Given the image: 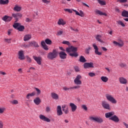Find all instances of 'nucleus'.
I'll list each match as a JSON object with an SVG mask.
<instances>
[{"label":"nucleus","mask_w":128,"mask_h":128,"mask_svg":"<svg viewBox=\"0 0 128 128\" xmlns=\"http://www.w3.org/2000/svg\"><path fill=\"white\" fill-rule=\"evenodd\" d=\"M62 34H64V32L62 30H59L58 32V36H62Z\"/></svg>","instance_id":"nucleus-56"},{"label":"nucleus","mask_w":128,"mask_h":128,"mask_svg":"<svg viewBox=\"0 0 128 128\" xmlns=\"http://www.w3.org/2000/svg\"><path fill=\"white\" fill-rule=\"evenodd\" d=\"M66 52H78V48L76 47H74V46H70V47L66 48Z\"/></svg>","instance_id":"nucleus-5"},{"label":"nucleus","mask_w":128,"mask_h":128,"mask_svg":"<svg viewBox=\"0 0 128 128\" xmlns=\"http://www.w3.org/2000/svg\"><path fill=\"white\" fill-rule=\"evenodd\" d=\"M11 102L12 104H18V102L16 100H13Z\"/></svg>","instance_id":"nucleus-52"},{"label":"nucleus","mask_w":128,"mask_h":128,"mask_svg":"<svg viewBox=\"0 0 128 128\" xmlns=\"http://www.w3.org/2000/svg\"><path fill=\"white\" fill-rule=\"evenodd\" d=\"M58 52L56 49H54L52 52H49L47 54V58L50 60H56V58H58Z\"/></svg>","instance_id":"nucleus-1"},{"label":"nucleus","mask_w":128,"mask_h":128,"mask_svg":"<svg viewBox=\"0 0 128 128\" xmlns=\"http://www.w3.org/2000/svg\"><path fill=\"white\" fill-rule=\"evenodd\" d=\"M102 48L104 52H106V50H108V49H106V47H102Z\"/></svg>","instance_id":"nucleus-63"},{"label":"nucleus","mask_w":128,"mask_h":128,"mask_svg":"<svg viewBox=\"0 0 128 128\" xmlns=\"http://www.w3.org/2000/svg\"><path fill=\"white\" fill-rule=\"evenodd\" d=\"M80 88V86H72L71 87V90H74V88L75 90H76V88Z\"/></svg>","instance_id":"nucleus-46"},{"label":"nucleus","mask_w":128,"mask_h":128,"mask_svg":"<svg viewBox=\"0 0 128 128\" xmlns=\"http://www.w3.org/2000/svg\"><path fill=\"white\" fill-rule=\"evenodd\" d=\"M17 30H18L19 32H22L24 30V26L20 25L19 27L18 28Z\"/></svg>","instance_id":"nucleus-37"},{"label":"nucleus","mask_w":128,"mask_h":128,"mask_svg":"<svg viewBox=\"0 0 128 128\" xmlns=\"http://www.w3.org/2000/svg\"><path fill=\"white\" fill-rule=\"evenodd\" d=\"M66 53L64 52H59V56L62 60H65V58H66Z\"/></svg>","instance_id":"nucleus-13"},{"label":"nucleus","mask_w":128,"mask_h":128,"mask_svg":"<svg viewBox=\"0 0 128 128\" xmlns=\"http://www.w3.org/2000/svg\"><path fill=\"white\" fill-rule=\"evenodd\" d=\"M88 76H91L92 78V76H96V74L94 73V72H89L88 73Z\"/></svg>","instance_id":"nucleus-50"},{"label":"nucleus","mask_w":128,"mask_h":128,"mask_svg":"<svg viewBox=\"0 0 128 128\" xmlns=\"http://www.w3.org/2000/svg\"><path fill=\"white\" fill-rule=\"evenodd\" d=\"M46 110L47 112H50V107H46Z\"/></svg>","instance_id":"nucleus-60"},{"label":"nucleus","mask_w":128,"mask_h":128,"mask_svg":"<svg viewBox=\"0 0 128 128\" xmlns=\"http://www.w3.org/2000/svg\"><path fill=\"white\" fill-rule=\"evenodd\" d=\"M12 16L15 18H22V14L20 13L13 14H12Z\"/></svg>","instance_id":"nucleus-26"},{"label":"nucleus","mask_w":128,"mask_h":128,"mask_svg":"<svg viewBox=\"0 0 128 128\" xmlns=\"http://www.w3.org/2000/svg\"><path fill=\"white\" fill-rule=\"evenodd\" d=\"M18 56L19 60H24V52L22 50L18 52Z\"/></svg>","instance_id":"nucleus-17"},{"label":"nucleus","mask_w":128,"mask_h":128,"mask_svg":"<svg viewBox=\"0 0 128 128\" xmlns=\"http://www.w3.org/2000/svg\"><path fill=\"white\" fill-rule=\"evenodd\" d=\"M36 92H37V94L38 96L40 94L41 91L38 88H34Z\"/></svg>","instance_id":"nucleus-44"},{"label":"nucleus","mask_w":128,"mask_h":128,"mask_svg":"<svg viewBox=\"0 0 128 128\" xmlns=\"http://www.w3.org/2000/svg\"><path fill=\"white\" fill-rule=\"evenodd\" d=\"M4 40L6 42H8V44H10V42H10L12 40V38H5Z\"/></svg>","instance_id":"nucleus-48"},{"label":"nucleus","mask_w":128,"mask_h":128,"mask_svg":"<svg viewBox=\"0 0 128 128\" xmlns=\"http://www.w3.org/2000/svg\"><path fill=\"white\" fill-rule=\"evenodd\" d=\"M34 102L36 104L37 106H38L42 101L40 100V98L38 97H36L34 100Z\"/></svg>","instance_id":"nucleus-24"},{"label":"nucleus","mask_w":128,"mask_h":128,"mask_svg":"<svg viewBox=\"0 0 128 128\" xmlns=\"http://www.w3.org/2000/svg\"><path fill=\"white\" fill-rule=\"evenodd\" d=\"M36 92H33L32 93H29L26 95V98H28V100H30V98H32V96H36Z\"/></svg>","instance_id":"nucleus-25"},{"label":"nucleus","mask_w":128,"mask_h":128,"mask_svg":"<svg viewBox=\"0 0 128 128\" xmlns=\"http://www.w3.org/2000/svg\"><path fill=\"white\" fill-rule=\"evenodd\" d=\"M62 112H64V113L66 114H68L69 112V110H68V107H66V104H63L62 106Z\"/></svg>","instance_id":"nucleus-12"},{"label":"nucleus","mask_w":128,"mask_h":128,"mask_svg":"<svg viewBox=\"0 0 128 128\" xmlns=\"http://www.w3.org/2000/svg\"><path fill=\"white\" fill-rule=\"evenodd\" d=\"M118 80L121 84H128V80L122 76L120 77Z\"/></svg>","instance_id":"nucleus-8"},{"label":"nucleus","mask_w":128,"mask_h":128,"mask_svg":"<svg viewBox=\"0 0 128 128\" xmlns=\"http://www.w3.org/2000/svg\"><path fill=\"white\" fill-rule=\"evenodd\" d=\"M12 20V17L8 16L6 22H10V20Z\"/></svg>","instance_id":"nucleus-58"},{"label":"nucleus","mask_w":128,"mask_h":128,"mask_svg":"<svg viewBox=\"0 0 128 128\" xmlns=\"http://www.w3.org/2000/svg\"><path fill=\"white\" fill-rule=\"evenodd\" d=\"M113 44H114L116 46H118L120 48H122L124 46V42L122 40H120V42H117L116 41L113 42Z\"/></svg>","instance_id":"nucleus-18"},{"label":"nucleus","mask_w":128,"mask_h":128,"mask_svg":"<svg viewBox=\"0 0 128 128\" xmlns=\"http://www.w3.org/2000/svg\"><path fill=\"white\" fill-rule=\"evenodd\" d=\"M116 22L118 24L122 26H123V27L126 26V25L124 24V22H122L120 20L117 21Z\"/></svg>","instance_id":"nucleus-39"},{"label":"nucleus","mask_w":128,"mask_h":128,"mask_svg":"<svg viewBox=\"0 0 128 128\" xmlns=\"http://www.w3.org/2000/svg\"><path fill=\"white\" fill-rule=\"evenodd\" d=\"M42 2H44V4H46L50 2L48 0H42Z\"/></svg>","instance_id":"nucleus-53"},{"label":"nucleus","mask_w":128,"mask_h":128,"mask_svg":"<svg viewBox=\"0 0 128 128\" xmlns=\"http://www.w3.org/2000/svg\"><path fill=\"white\" fill-rule=\"evenodd\" d=\"M8 16H4L2 18V20H4V22H7Z\"/></svg>","instance_id":"nucleus-51"},{"label":"nucleus","mask_w":128,"mask_h":128,"mask_svg":"<svg viewBox=\"0 0 128 128\" xmlns=\"http://www.w3.org/2000/svg\"><path fill=\"white\" fill-rule=\"evenodd\" d=\"M62 88L64 90H65L66 92V90H72V87H68L66 86H65L63 87Z\"/></svg>","instance_id":"nucleus-42"},{"label":"nucleus","mask_w":128,"mask_h":128,"mask_svg":"<svg viewBox=\"0 0 128 128\" xmlns=\"http://www.w3.org/2000/svg\"><path fill=\"white\" fill-rule=\"evenodd\" d=\"M62 44H66L67 46H70V42L68 41H63L62 42Z\"/></svg>","instance_id":"nucleus-43"},{"label":"nucleus","mask_w":128,"mask_h":128,"mask_svg":"<svg viewBox=\"0 0 128 128\" xmlns=\"http://www.w3.org/2000/svg\"><path fill=\"white\" fill-rule=\"evenodd\" d=\"M69 56H74V58H77V56H78V54L76 53V52H73V53H70Z\"/></svg>","instance_id":"nucleus-34"},{"label":"nucleus","mask_w":128,"mask_h":128,"mask_svg":"<svg viewBox=\"0 0 128 128\" xmlns=\"http://www.w3.org/2000/svg\"><path fill=\"white\" fill-rule=\"evenodd\" d=\"M39 118H40V120H43L44 122H50V120L42 114H40L39 116Z\"/></svg>","instance_id":"nucleus-10"},{"label":"nucleus","mask_w":128,"mask_h":128,"mask_svg":"<svg viewBox=\"0 0 128 128\" xmlns=\"http://www.w3.org/2000/svg\"><path fill=\"white\" fill-rule=\"evenodd\" d=\"M20 26V23H14L13 25V27L14 28H18V26Z\"/></svg>","instance_id":"nucleus-40"},{"label":"nucleus","mask_w":128,"mask_h":128,"mask_svg":"<svg viewBox=\"0 0 128 128\" xmlns=\"http://www.w3.org/2000/svg\"><path fill=\"white\" fill-rule=\"evenodd\" d=\"M123 124H124V126H125L126 128H128V124H126L124 122H123Z\"/></svg>","instance_id":"nucleus-64"},{"label":"nucleus","mask_w":128,"mask_h":128,"mask_svg":"<svg viewBox=\"0 0 128 128\" xmlns=\"http://www.w3.org/2000/svg\"><path fill=\"white\" fill-rule=\"evenodd\" d=\"M62 106H57V115L62 116Z\"/></svg>","instance_id":"nucleus-20"},{"label":"nucleus","mask_w":128,"mask_h":128,"mask_svg":"<svg viewBox=\"0 0 128 128\" xmlns=\"http://www.w3.org/2000/svg\"><path fill=\"white\" fill-rule=\"evenodd\" d=\"M66 24L64 21V20L62 19H60L58 20V24H59L60 26L62 25V26H64Z\"/></svg>","instance_id":"nucleus-30"},{"label":"nucleus","mask_w":128,"mask_h":128,"mask_svg":"<svg viewBox=\"0 0 128 128\" xmlns=\"http://www.w3.org/2000/svg\"><path fill=\"white\" fill-rule=\"evenodd\" d=\"M102 108H104V110H110L111 108L110 104L108 103L106 101H102Z\"/></svg>","instance_id":"nucleus-6"},{"label":"nucleus","mask_w":128,"mask_h":128,"mask_svg":"<svg viewBox=\"0 0 128 128\" xmlns=\"http://www.w3.org/2000/svg\"><path fill=\"white\" fill-rule=\"evenodd\" d=\"M92 46L94 48V53L96 54H97L98 56H102V52H98V46H96V44H92Z\"/></svg>","instance_id":"nucleus-9"},{"label":"nucleus","mask_w":128,"mask_h":128,"mask_svg":"<svg viewBox=\"0 0 128 128\" xmlns=\"http://www.w3.org/2000/svg\"><path fill=\"white\" fill-rule=\"evenodd\" d=\"M41 46H42L44 50H48V46L46 44L44 41L43 40L41 42Z\"/></svg>","instance_id":"nucleus-21"},{"label":"nucleus","mask_w":128,"mask_h":128,"mask_svg":"<svg viewBox=\"0 0 128 128\" xmlns=\"http://www.w3.org/2000/svg\"><path fill=\"white\" fill-rule=\"evenodd\" d=\"M64 10L65 12H70V14H72V10L70 9L66 8V9H64Z\"/></svg>","instance_id":"nucleus-45"},{"label":"nucleus","mask_w":128,"mask_h":128,"mask_svg":"<svg viewBox=\"0 0 128 128\" xmlns=\"http://www.w3.org/2000/svg\"><path fill=\"white\" fill-rule=\"evenodd\" d=\"M94 12L96 14H99V16H108L106 14L102 12V11L98 10H96Z\"/></svg>","instance_id":"nucleus-19"},{"label":"nucleus","mask_w":128,"mask_h":128,"mask_svg":"<svg viewBox=\"0 0 128 128\" xmlns=\"http://www.w3.org/2000/svg\"><path fill=\"white\" fill-rule=\"evenodd\" d=\"M74 70L77 72H80V68L78 66H76L74 67Z\"/></svg>","instance_id":"nucleus-57"},{"label":"nucleus","mask_w":128,"mask_h":128,"mask_svg":"<svg viewBox=\"0 0 128 128\" xmlns=\"http://www.w3.org/2000/svg\"><path fill=\"white\" fill-rule=\"evenodd\" d=\"M120 66L121 68H126V64L124 63H120Z\"/></svg>","instance_id":"nucleus-47"},{"label":"nucleus","mask_w":128,"mask_h":128,"mask_svg":"<svg viewBox=\"0 0 128 128\" xmlns=\"http://www.w3.org/2000/svg\"><path fill=\"white\" fill-rule=\"evenodd\" d=\"M82 108L83 110H88V107H86V106L85 104L82 105Z\"/></svg>","instance_id":"nucleus-54"},{"label":"nucleus","mask_w":128,"mask_h":128,"mask_svg":"<svg viewBox=\"0 0 128 128\" xmlns=\"http://www.w3.org/2000/svg\"><path fill=\"white\" fill-rule=\"evenodd\" d=\"M96 38L98 42H104V41L102 40V36L100 34H97L96 36Z\"/></svg>","instance_id":"nucleus-28"},{"label":"nucleus","mask_w":128,"mask_h":128,"mask_svg":"<svg viewBox=\"0 0 128 128\" xmlns=\"http://www.w3.org/2000/svg\"><path fill=\"white\" fill-rule=\"evenodd\" d=\"M72 10L73 12H76V16H80V12H78L74 10Z\"/></svg>","instance_id":"nucleus-61"},{"label":"nucleus","mask_w":128,"mask_h":128,"mask_svg":"<svg viewBox=\"0 0 128 128\" xmlns=\"http://www.w3.org/2000/svg\"><path fill=\"white\" fill-rule=\"evenodd\" d=\"M122 16L124 18H128V12L126 10H123L122 12Z\"/></svg>","instance_id":"nucleus-32"},{"label":"nucleus","mask_w":128,"mask_h":128,"mask_svg":"<svg viewBox=\"0 0 128 128\" xmlns=\"http://www.w3.org/2000/svg\"><path fill=\"white\" fill-rule=\"evenodd\" d=\"M89 118L90 120L92 122H96L98 124H102L104 122V118L102 117H94V116H90Z\"/></svg>","instance_id":"nucleus-2"},{"label":"nucleus","mask_w":128,"mask_h":128,"mask_svg":"<svg viewBox=\"0 0 128 128\" xmlns=\"http://www.w3.org/2000/svg\"><path fill=\"white\" fill-rule=\"evenodd\" d=\"M30 38H32L31 34H26L24 36V42H26L27 40H30Z\"/></svg>","instance_id":"nucleus-23"},{"label":"nucleus","mask_w":128,"mask_h":128,"mask_svg":"<svg viewBox=\"0 0 128 128\" xmlns=\"http://www.w3.org/2000/svg\"><path fill=\"white\" fill-rule=\"evenodd\" d=\"M91 48H92L90 47V46H88V48L86 49L85 52L87 54H90V50Z\"/></svg>","instance_id":"nucleus-41"},{"label":"nucleus","mask_w":128,"mask_h":128,"mask_svg":"<svg viewBox=\"0 0 128 128\" xmlns=\"http://www.w3.org/2000/svg\"><path fill=\"white\" fill-rule=\"evenodd\" d=\"M110 120L114 122H120V118H118V116L116 115H113L112 117L110 118Z\"/></svg>","instance_id":"nucleus-15"},{"label":"nucleus","mask_w":128,"mask_h":128,"mask_svg":"<svg viewBox=\"0 0 128 128\" xmlns=\"http://www.w3.org/2000/svg\"><path fill=\"white\" fill-rule=\"evenodd\" d=\"M8 4V0H0V4Z\"/></svg>","instance_id":"nucleus-35"},{"label":"nucleus","mask_w":128,"mask_h":128,"mask_svg":"<svg viewBox=\"0 0 128 128\" xmlns=\"http://www.w3.org/2000/svg\"><path fill=\"white\" fill-rule=\"evenodd\" d=\"M101 80L102 82H107L108 81V78L106 76H102L101 77Z\"/></svg>","instance_id":"nucleus-33"},{"label":"nucleus","mask_w":128,"mask_h":128,"mask_svg":"<svg viewBox=\"0 0 128 128\" xmlns=\"http://www.w3.org/2000/svg\"><path fill=\"white\" fill-rule=\"evenodd\" d=\"M118 2H126L128 0H118Z\"/></svg>","instance_id":"nucleus-62"},{"label":"nucleus","mask_w":128,"mask_h":128,"mask_svg":"<svg viewBox=\"0 0 128 128\" xmlns=\"http://www.w3.org/2000/svg\"><path fill=\"white\" fill-rule=\"evenodd\" d=\"M33 58L34 60L36 62L37 64H39V66H40V64H42V57L34 56Z\"/></svg>","instance_id":"nucleus-11"},{"label":"nucleus","mask_w":128,"mask_h":128,"mask_svg":"<svg viewBox=\"0 0 128 128\" xmlns=\"http://www.w3.org/2000/svg\"><path fill=\"white\" fill-rule=\"evenodd\" d=\"M106 100L109 102H110L112 104H116V100L112 95L106 94Z\"/></svg>","instance_id":"nucleus-4"},{"label":"nucleus","mask_w":128,"mask_h":128,"mask_svg":"<svg viewBox=\"0 0 128 128\" xmlns=\"http://www.w3.org/2000/svg\"><path fill=\"white\" fill-rule=\"evenodd\" d=\"M84 68H94V63L90 62H85L84 64Z\"/></svg>","instance_id":"nucleus-7"},{"label":"nucleus","mask_w":128,"mask_h":128,"mask_svg":"<svg viewBox=\"0 0 128 128\" xmlns=\"http://www.w3.org/2000/svg\"><path fill=\"white\" fill-rule=\"evenodd\" d=\"M80 16H82V18H83V16H84V12L80 10Z\"/></svg>","instance_id":"nucleus-55"},{"label":"nucleus","mask_w":128,"mask_h":128,"mask_svg":"<svg viewBox=\"0 0 128 128\" xmlns=\"http://www.w3.org/2000/svg\"><path fill=\"white\" fill-rule=\"evenodd\" d=\"M70 106L71 108L72 112H73L76 110V108H78L76 105L74 104V103H70Z\"/></svg>","instance_id":"nucleus-16"},{"label":"nucleus","mask_w":128,"mask_h":128,"mask_svg":"<svg viewBox=\"0 0 128 128\" xmlns=\"http://www.w3.org/2000/svg\"><path fill=\"white\" fill-rule=\"evenodd\" d=\"M45 42L46 44H48L49 46H50V44H52V42L50 40L47 38L45 40Z\"/></svg>","instance_id":"nucleus-36"},{"label":"nucleus","mask_w":128,"mask_h":128,"mask_svg":"<svg viewBox=\"0 0 128 128\" xmlns=\"http://www.w3.org/2000/svg\"><path fill=\"white\" fill-rule=\"evenodd\" d=\"M98 2L101 6H106V2L101 0H98Z\"/></svg>","instance_id":"nucleus-38"},{"label":"nucleus","mask_w":128,"mask_h":128,"mask_svg":"<svg viewBox=\"0 0 128 128\" xmlns=\"http://www.w3.org/2000/svg\"><path fill=\"white\" fill-rule=\"evenodd\" d=\"M114 116V112H110L105 114V117L106 118H110Z\"/></svg>","instance_id":"nucleus-14"},{"label":"nucleus","mask_w":128,"mask_h":128,"mask_svg":"<svg viewBox=\"0 0 128 128\" xmlns=\"http://www.w3.org/2000/svg\"><path fill=\"white\" fill-rule=\"evenodd\" d=\"M82 76L80 74L77 75L76 78L74 80V84H77V86H80L82 84V80H82Z\"/></svg>","instance_id":"nucleus-3"},{"label":"nucleus","mask_w":128,"mask_h":128,"mask_svg":"<svg viewBox=\"0 0 128 128\" xmlns=\"http://www.w3.org/2000/svg\"><path fill=\"white\" fill-rule=\"evenodd\" d=\"M51 96L52 98H53V100H58V98H59L58 95L55 92L51 93Z\"/></svg>","instance_id":"nucleus-22"},{"label":"nucleus","mask_w":128,"mask_h":128,"mask_svg":"<svg viewBox=\"0 0 128 128\" xmlns=\"http://www.w3.org/2000/svg\"><path fill=\"white\" fill-rule=\"evenodd\" d=\"M79 62H86V58L82 56H81L80 57Z\"/></svg>","instance_id":"nucleus-31"},{"label":"nucleus","mask_w":128,"mask_h":128,"mask_svg":"<svg viewBox=\"0 0 128 128\" xmlns=\"http://www.w3.org/2000/svg\"><path fill=\"white\" fill-rule=\"evenodd\" d=\"M30 44L31 46H34L35 48H38V46H40L38 42L34 41H32V42H30Z\"/></svg>","instance_id":"nucleus-27"},{"label":"nucleus","mask_w":128,"mask_h":128,"mask_svg":"<svg viewBox=\"0 0 128 128\" xmlns=\"http://www.w3.org/2000/svg\"><path fill=\"white\" fill-rule=\"evenodd\" d=\"M26 60L28 62H32V58L28 56H26Z\"/></svg>","instance_id":"nucleus-49"},{"label":"nucleus","mask_w":128,"mask_h":128,"mask_svg":"<svg viewBox=\"0 0 128 128\" xmlns=\"http://www.w3.org/2000/svg\"><path fill=\"white\" fill-rule=\"evenodd\" d=\"M4 112V108H0V114H2Z\"/></svg>","instance_id":"nucleus-59"},{"label":"nucleus","mask_w":128,"mask_h":128,"mask_svg":"<svg viewBox=\"0 0 128 128\" xmlns=\"http://www.w3.org/2000/svg\"><path fill=\"white\" fill-rule=\"evenodd\" d=\"M14 10L15 12H20V10H22V7L18 6V5H16L14 8Z\"/></svg>","instance_id":"nucleus-29"}]
</instances>
